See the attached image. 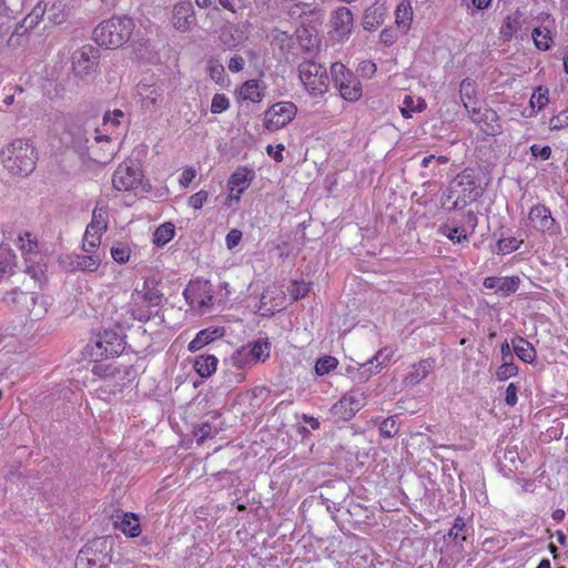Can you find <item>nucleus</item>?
<instances>
[{
	"label": "nucleus",
	"instance_id": "e433bc0d",
	"mask_svg": "<svg viewBox=\"0 0 568 568\" xmlns=\"http://www.w3.org/2000/svg\"><path fill=\"white\" fill-rule=\"evenodd\" d=\"M394 356V351L390 347H383L381 348L374 357L367 363V364H374V371L372 374H378L384 367L388 365V363L392 361Z\"/></svg>",
	"mask_w": 568,
	"mask_h": 568
},
{
	"label": "nucleus",
	"instance_id": "6e6552de",
	"mask_svg": "<svg viewBox=\"0 0 568 568\" xmlns=\"http://www.w3.org/2000/svg\"><path fill=\"white\" fill-rule=\"evenodd\" d=\"M16 246L21 252L28 272L32 273L33 276H36L38 272L42 273V270L40 267L37 268L34 265L39 264V261L42 260L38 237L29 231L20 232L16 240Z\"/></svg>",
	"mask_w": 568,
	"mask_h": 568
},
{
	"label": "nucleus",
	"instance_id": "aec40b11",
	"mask_svg": "<svg viewBox=\"0 0 568 568\" xmlns=\"http://www.w3.org/2000/svg\"><path fill=\"white\" fill-rule=\"evenodd\" d=\"M172 23L179 31L185 32L195 23L194 9L189 0L180 1L174 4L172 11Z\"/></svg>",
	"mask_w": 568,
	"mask_h": 568
},
{
	"label": "nucleus",
	"instance_id": "473e14b6",
	"mask_svg": "<svg viewBox=\"0 0 568 568\" xmlns=\"http://www.w3.org/2000/svg\"><path fill=\"white\" fill-rule=\"evenodd\" d=\"M271 44L278 48L282 52H288L294 45V39L287 31H282L277 28L273 29L270 34Z\"/></svg>",
	"mask_w": 568,
	"mask_h": 568
},
{
	"label": "nucleus",
	"instance_id": "f3484780",
	"mask_svg": "<svg viewBox=\"0 0 568 568\" xmlns=\"http://www.w3.org/2000/svg\"><path fill=\"white\" fill-rule=\"evenodd\" d=\"M286 300V294L282 287L270 285L261 295L258 310L263 316L273 315L285 307Z\"/></svg>",
	"mask_w": 568,
	"mask_h": 568
},
{
	"label": "nucleus",
	"instance_id": "7c9ffc66",
	"mask_svg": "<svg viewBox=\"0 0 568 568\" xmlns=\"http://www.w3.org/2000/svg\"><path fill=\"white\" fill-rule=\"evenodd\" d=\"M459 97L463 102L464 108L469 111L471 108H476L477 103V91L474 84V81L470 79H464L459 85Z\"/></svg>",
	"mask_w": 568,
	"mask_h": 568
},
{
	"label": "nucleus",
	"instance_id": "49530a36",
	"mask_svg": "<svg viewBox=\"0 0 568 568\" xmlns=\"http://www.w3.org/2000/svg\"><path fill=\"white\" fill-rule=\"evenodd\" d=\"M520 280L518 276H510L500 278L497 293L501 296H509L515 293L519 287Z\"/></svg>",
	"mask_w": 568,
	"mask_h": 568
},
{
	"label": "nucleus",
	"instance_id": "1a4fd4ad",
	"mask_svg": "<svg viewBox=\"0 0 568 568\" xmlns=\"http://www.w3.org/2000/svg\"><path fill=\"white\" fill-rule=\"evenodd\" d=\"M183 295L187 304L199 311L210 308L213 304V287L209 281H191Z\"/></svg>",
	"mask_w": 568,
	"mask_h": 568
},
{
	"label": "nucleus",
	"instance_id": "37998d69",
	"mask_svg": "<svg viewBox=\"0 0 568 568\" xmlns=\"http://www.w3.org/2000/svg\"><path fill=\"white\" fill-rule=\"evenodd\" d=\"M131 247L128 243L118 242L111 247L112 258L120 264H125L131 257Z\"/></svg>",
	"mask_w": 568,
	"mask_h": 568
},
{
	"label": "nucleus",
	"instance_id": "774afa93",
	"mask_svg": "<svg viewBox=\"0 0 568 568\" xmlns=\"http://www.w3.org/2000/svg\"><path fill=\"white\" fill-rule=\"evenodd\" d=\"M394 424H395V420L393 418H386L381 425V435L383 437L390 438L392 432L389 430L388 425H390V427H393Z\"/></svg>",
	"mask_w": 568,
	"mask_h": 568
},
{
	"label": "nucleus",
	"instance_id": "9b49d317",
	"mask_svg": "<svg viewBox=\"0 0 568 568\" xmlns=\"http://www.w3.org/2000/svg\"><path fill=\"white\" fill-rule=\"evenodd\" d=\"M254 178V171L246 166H240L231 174L226 183L229 190L226 200L229 205H231L232 202H240L241 196L250 187Z\"/></svg>",
	"mask_w": 568,
	"mask_h": 568
},
{
	"label": "nucleus",
	"instance_id": "a878e982",
	"mask_svg": "<svg viewBox=\"0 0 568 568\" xmlns=\"http://www.w3.org/2000/svg\"><path fill=\"white\" fill-rule=\"evenodd\" d=\"M97 145H101V150L103 151L100 153L98 150L92 148V153L95 156V161L100 163H108L113 159L115 148L112 142V138L108 134H101L99 130L95 132L94 136Z\"/></svg>",
	"mask_w": 568,
	"mask_h": 568
},
{
	"label": "nucleus",
	"instance_id": "5fc2aeb1",
	"mask_svg": "<svg viewBox=\"0 0 568 568\" xmlns=\"http://www.w3.org/2000/svg\"><path fill=\"white\" fill-rule=\"evenodd\" d=\"M568 126V109L560 111L549 120V129L559 131Z\"/></svg>",
	"mask_w": 568,
	"mask_h": 568
},
{
	"label": "nucleus",
	"instance_id": "3c124183",
	"mask_svg": "<svg viewBox=\"0 0 568 568\" xmlns=\"http://www.w3.org/2000/svg\"><path fill=\"white\" fill-rule=\"evenodd\" d=\"M193 436L196 438L199 445L203 444L207 438L213 436L212 425L210 423H202L195 425L192 430Z\"/></svg>",
	"mask_w": 568,
	"mask_h": 568
},
{
	"label": "nucleus",
	"instance_id": "4be33fe9",
	"mask_svg": "<svg viewBox=\"0 0 568 568\" xmlns=\"http://www.w3.org/2000/svg\"><path fill=\"white\" fill-rule=\"evenodd\" d=\"M474 183L467 181H458L456 185L450 186L448 191V200H453V209H463L476 199Z\"/></svg>",
	"mask_w": 568,
	"mask_h": 568
},
{
	"label": "nucleus",
	"instance_id": "412c9836",
	"mask_svg": "<svg viewBox=\"0 0 568 568\" xmlns=\"http://www.w3.org/2000/svg\"><path fill=\"white\" fill-rule=\"evenodd\" d=\"M112 520L114 528L128 537L134 538L141 534L140 518L134 513L118 510L112 515Z\"/></svg>",
	"mask_w": 568,
	"mask_h": 568
},
{
	"label": "nucleus",
	"instance_id": "39448f33",
	"mask_svg": "<svg viewBox=\"0 0 568 568\" xmlns=\"http://www.w3.org/2000/svg\"><path fill=\"white\" fill-rule=\"evenodd\" d=\"M163 294L155 287H150L144 282L142 290H135L131 295L130 313L132 317L139 322H148L154 314L156 307L160 306Z\"/></svg>",
	"mask_w": 568,
	"mask_h": 568
},
{
	"label": "nucleus",
	"instance_id": "72a5a7b5",
	"mask_svg": "<svg viewBox=\"0 0 568 568\" xmlns=\"http://www.w3.org/2000/svg\"><path fill=\"white\" fill-rule=\"evenodd\" d=\"M175 235V226L172 222L159 225L153 233V243L161 247L168 244Z\"/></svg>",
	"mask_w": 568,
	"mask_h": 568
},
{
	"label": "nucleus",
	"instance_id": "f8f14e48",
	"mask_svg": "<svg viewBox=\"0 0 568 568\" xmlns=\"http://www.w3.org/2000/svg\"><path fill=\"white\" fill-rule=\"evenodd\" d=\"M469 116L483 133L495 136L501 133L500 118L491 108H471Z\"/></svg>",
	"mask_w": 568,
	"mask_h": 568
},
{
	"label": "nucleus",
	"instance_id": "4c0bfd02",
	"mask_svg": "<svg viewBox=\"0 0 568 568\" xmlns=\"http://www.w3.org/2000/svg\"><path fill=\"white\" fill-rule=\"evenodd\" d=\"M532 40L537 49L546 51L550 49L552 43V38L550 36V31L544 27H537L532 30L531 33Z\"/></svg>",
	"mask_w": 568,
	"mask_h": 568
},
{
	"label": "nucleus",
	"instance_id": "2f4dec72",
	"mask_svg": "<svg viewBox=\"0 0 568 568\" xmlns=\"http://www.w3.org/2000/svg\"><path fill=\"white\" fill-rule=\"evenodd\" d=\"M521 29L520 17L515 14L507 16L499 29V34L505 41H510Z\"/></svg>",
	"mask_w": 568,
	"mask_h": 568
},
{
	"label": "nucleus",
	"instance_id": "ea45409f",
	"mask_svg": "<svg viewBox=\"0 0 568 568\" xmlns=\"http://www.w3.org/2000/svg\"><path fill=\"white\" fill-rule=\"evenodd\" d=\"M108 217H109L108 209L105 206H102V207L97 206L93 210L92 220H91V223L89 224V226H91V230L95 229V230L104 233L108 229Z\"/></svg>",
	"mask_w": 568,
	"mask_h": 568
},
{
	"label": "nucleus",
	"instance_id": "9d476101",
	"mask_svg": "<svg viewBox=\"0 0 568 568\" xmlns=\"http://www.w3.org/2000/svg\"><path fill=\"white\" fill-rule=\"evenodd\" d=\"M248 347V351L242 347L233 355L232 361L237 368H244L251 364L265 362L270 357L271 343L267 339L254 341Z\"/></svg>",
	"mask_w": 568,
	"mask_h": 568
},
{
	"label": "nucleus",
	"instance_id": "c03bdc74",
	"mask_svg": "<svg viewBox=\"0 0 568 568\" xmlns=\"http://www.w3.org/2000/svg\"><path fill=\"white\" fill-rule=\"evenodd\" d=\"M207 73L210 78L217 84L223 85L225 81V70L223 64L215 60L210 59L207 60Z\"/></svg>",
	"mask_w": 568,
	"mask_h": 568
},
{
	"label": "nucleus",
	"instance_id": "f03ea898",
	"mask_svg": "<svg viewBox=\"0 0 568 568\" xmlns=\"http://www.w3.org/2000/svg\"><path fill=\"white\" fill-rule=\"evenodd\" d=\"M135 28L134 20L128 16H113L103 20L93 30V40L100 47L118 49L126 43Z\"/></svg>",
	"mask_w": 568,
	"mask_h": 568
},
{
	"label": "nucleus",
	"instance_id": "0eeeda50",
	"mask_svg": "<svg viewBox=\"0 0 568 568\" xmlns=\"http://www.w3.org/2000/svg\"><path fill=\"white\" fill-rule=\"evenodd\" d=\"M296 113L297 106L293 102H276L264 112V128L268 131H277L286 126L295 118Z\"/></svg>",
	"mask_w": 568,
	"mask_h": 568
},
{
	"label": "nucleus",
	"instance_id": "8fccbe9b",
	"mask_svg": "<svg viewBox=\"0 0 568 568\" xmlns=\"http://www.w3.org/2000/svg\"><path fill=\"white\" fill-rule=\"evenodd\" d=\"M230 99L224 93H215L211 101L210 111L213 114H220L230 108Z\"/></svg>",
	"mask_w": 568,
	"mask_h": 568
},
{
	"label": "nucleus",
	"instance_id": "b1692460",
	"mask_svg": "<svg viewBox=\"0 0 568 568\" xmlns=\"http://www.w3.org/2000/svg\"><path fill=\"white\" fill-rule=\"evenodd\" d=\"M225 328L223 326L207 327L201 329L196 336L189 343L187 349L195 353L212 342L224 337Z\"/></svg>",
	"mask_w": 568,
	"mask_h": 568
},
{
	"label": "nucleus",
	"instance_id": "a18cd8bd",
	"mask_svg": "<svg viewBox=\"0 0 568 568\" xmlns=\"http://www.w3.org/2000/svg\"><path fill=\"white\" fill-rule=\"evenodd\" d=\"M519 372L518 366L514 361H504L501 365L497 367L496 378L499 382H505L514 376H516Z\"/></svg>",
	"mask_w": 568,
	"mask_h": 568
},
{
	"label": "nucleus",
	"instance_id": "cd10ccee",
	"mask_svg": "<svg viewBox=\"0 0 568 568\" xmlns=\"http://www.w3.org/2000/svg\"><path fill=\"white\" fill-rule=\"evenodd\" d=\"M427 108L425 99L413 93H406L399 106L400 114L405 119L412 118L413 113L423 112Z\"/></svg>",
	"mask_w": 568,
	"mask_h": 568
},
{
	"label": "nucleus",
	"instance_id": "c756f323",
	"mask_svg": "<svg viewBox=\"0 0 568 568\" xmlns=\"http://www.w3.org/2000/svg\"><path fill=\"white\" fill-rule=\"evenodd\" d=\"M513 348L517 357L524 363L531 364L537 357V352L532 344L524 337L517 336L511 339Z\"/></svg>",
	"mask_w": 568,
	"mask_h": 568
},
{
	"label": "nucleus",
	"instance_id": "dca6fc26",
	"mask_svg": "<svg viewBox=\"0 0 568 568\" xmlns=\"http://www.w3.org/2000/svg\"><path fill=\"white\" fill-rule=\"evenodd\" d=\"M141 183V172L128 162L121 163L113 173L112 184L118 191H131Z\"/></svg>",
	"mask_w": 568,
	"mask_h": 568
},
{
	"label": "nucleus",
	"instance_id": "f257e3e1",
	"mask_svg": "<svg viewBox=\"0 0 568 568\" xmlns=\"http://www.w3.org/2000/svg\"><path fill=\"white\" fill-rule=\"evenodd\" d=\"M0 158L9 174L28 176L37 166L39 152L32 140L18 138L1 150Z\"/></svg>",
	"mask_w": 568,
	"mask_h": 568
},
{
	"label": "nucleus",
	"instance_id": "20e7f679",
	"mask_svg": "<svg viewBox=\"0 0 568 568\" xmlns=\"http://www.w3.org/2000/svg\"><path fill=\"white\" fill-rule=\"evenodd\" d=\"M297 71L303 88L311 97H323L328 91V73L323 64L314 60H304L298 64Z\"/></svg>",
	"mask_w": 568,
	"mask_h": 568
},
{
	"label": "nucleus",
	"instance_id": "de8ad7c7",
	"mask_svg": "<svg viewBox=\"0 0 568 568\" xmlns=\"http://www.w3.org/2000/svg\"><path fill=\"white\" fill-rule=\"evenodd\" d=\"M124 119L123 111L115 109L112 112H106L103 116V126L105 131H114L121 124V121Z\"/></svg>",
	"mask_w": 568,
	"mask_h": 568
},
{
	"label": "nucleus",
	"instance_id": "5701e85b",
	"mask_svg": "<svg viewBox=\"0 0 568 568\" xmlns=\"http://www.w3.org/2000/svg\"><path fill=\"white\" fill-rule=\"evenodd\" d=\"M435 366L434 358H423L410 365L409 372L404 376L403 383L406 386H416L425 379Z\"/></svg>",
	"mask_w": 568,
	"mask_h": 568
},
{
	"label": "nucleus",
	"instance_id": "c9c22d12",
	"mask_svg": "<svg viewBox=\"0 0 568 568\" xmlns=\"http://www.w3.org/2000/svg\"><path fill=\"white\" fill-rule=\"evenodd\" d=\"M102 232L98 230H91V226H87L84 232L82 248L87 253H93L101 244Z\"/></svg>",
	"mask_w": 568,
	"mask_h": 568
},
{
	"label": "nucleus",
	"instance_id": "c85d7f7f",
	"mask_svg": "<svg viewBox=\"0 0 568 568\" xmlns=\"http://www.w3.org/2000/svg\"><path fill=\"white\" fill-rule=\"evenodd\" d=\"M413 7L410 0H400L395 10V23L406 33L413 22Z\"/></svg>",
	"mask_w": 568,
	"mask_h": 568
},
{
	"label": "nucleus",
	"instance_id": "ddd939ff",
	"mask_svg": "<svg viewBox=\"0 0 568 568\" xmlns=\"http://www.w3.org/2000/svg\"><path fill=\"white\" fill-rule=\"evenodd\" d=\"M364 394L351 390L344 394L332 407V413L338 419L351 420L364 406Z\"/></svg>",
	"mask_w": 568,
	"mask_h": 568
},
{
	"label": "nucleus",
	"instance_id": "a211bd4d",
	"mask_svg": "<svg viewBox=\"0 0 568 568\" xmlns=\"http://www.w3.org/2000/svg\"><path fill=\"white\" fill-rule=\"evenodd\" d=\"M110 561L109 555L98 548V542L87 544L78 554L75 568L103 567Z\"/></svg>",
	"mask_w": 568,
	"mask_h": 568
},
{
	"label": "nucleus",
	"instance_id": "052dcab7",
	"mask_svg": "<svg viewBox=\"0 0 568 568\" xmlns=\"http://www.w3.org/2000/svg\"><path fill=\"white\" fill-rule=\"evenodd\" d=\"M242 240V232L237 229H232L225 237V244L229 250H233L240 244Z\"/></svg>",
	"mask_w": 568,
	"mask_h": 568
},
{
	"label": "nucleus",
	"instance_id": "2eb2a0df",
	"mask_svg": "<svg viewBox=\"0 0 568 568\" xmlns=\"http://www.w3.org/2000/svg\"><path fill=\"white\" fill-rule=\"evenodd\" d=\"M528 220L530 225L538 232L554 234L559 231L550 209L545 204L538 203L532 205L528 212Z\"/></svg>",
	"mask_w": 568,
	"mask_h": 568
},
{
	"label": "nucleus",
	"instance_id": "09e8293b",
	"mask_svg": "<svg viewBox=\"0 0 568 568\" xmlns=\"http://www.w3.org/2000/svg\"><path fill=\"white\" fill-rule=\"evenodd\" d=\"M311 290V284L305 281H293L288 287V293L293 301L305 297Z\"/></svg>",
	"mask_w": 568,
	"mask_h": 568
},
{
	"label": "nucleus",
	"instance_id": "f704fd0d",
	"mask_svg": "<svg viewBox=\"0 0 568 568\" xmlns=\"http://www.w3.org/2000/svg\"><path fill=\"white\" fill-rule=\"evenodd\" d=\"M17 265V255L13 250L8 246H0V278L11 273Z\"/></svg>",
	"mask_w": 568,
	"mask_h": 568
},
{
	"label": "nucleus",
	"instance_id": "58836bf2",
	"mask_svg": "<svg viewBox=\"0 0 568 568\" xmlns=\"http://www.w3.org/2000/svg\"><path fill=\"white\" fill-rule=\"evenodd\" d=\"M338 366V359L332 355H325L320 357L314 366L315 374L317 376H324L336 369Z\"/></svg>",
	"mask_w": 568,
	"mask_h": 568
},
{
	"label": "nucleus",
	"instance_id": "4d7b16f0",
	"mask_svg": "<svg viewBox=\"0 0 568 568\" xmlns=\"http://www.w3.org/2000/svg\"><path fill=\"white\" fill-rule=\"evenodd\" d=\"M530 153L534 158L546 161L551 156V148L549 145L540 146L539 144H532L530 146Z\"/></svg>",
	"mask_w": 568,
	"mask_h": 568
},
{
	"label": "nucleus",
	"instance_id": "13d9d810",
	"mask_svg": "<svg viewBox=\"0 0 568 568\" xmlns=\"http://www.w3.org/2000/svg\"><path fill=\"white\" fill-rule=\"evenodd\" d=\"M358 72L362 77L371 79L377 71L376 64L371 60H364L358 64Z\"/></svg>",
	"mask_w": 568,
	"mask_h": 568
},
{
	"label": "nucleus",
	"instance_id": "6e6d98bb",
	"mask_svg": "<svg viewBox=\"0 0 568 568\" xmlns=\"http://www.w3.org/2000/svg\"><path fill=\"white\" fill-rule=\"evenodd\" d=\"M209 199V192L205 190H200L199 192L192 194L187 204L194 210H201L205 202Z\"/></svg>",
	"mask_w": 568,
	"mask_h": 568
},
{
	"label": "nucleus",
	"instance_id": "bb28decb",
	"mask_svg": "<svg viewBox=\"0 0 568 568\" xmlns=\"http://www.w3.org/2000/svg\"><path fill=\"white\" fill-rule=\"evenodd\" d=\"M264 88L258 80L252 79L245 81L237 91V98L242 101L258 103L263 100Z\"/></svg>",
	"mask_w": 568,
	"mask_h": 568
},
{
	"label": "nucleus",
	"instance_id": "423d86ee",
	"mask_svg": "<svg viewBox=\"0 0 568 568\" xmlns=\"http://www.w3.org/2000/svg\"><path fill=\"white\" fill-rule=\"evenodd\" d=\"M334 87L341 98L347 102H357L363 95V85L357 75L342 62L331 65Z\"/></svg>",
	"mask_w": 568,
	"mask_h": 568
},
{
	"label": "nucleus",
	"instance_id": "6ab92c4d",
	"mask_svg": "<svg viewBox=\"0 0 568 568\" xmlns=\"http://www.w3.org/2000/svg\"><path fill=\"white\" fill-rule=\"evenodd\" d=\"M138 94L141 108L146 112L158 111L164 101L163 90L156 85L140 84Z\"/></svg>",
	"mask_w": 568,
	"mask_h": 568
},
{
	"label": "nucleus",
	"instance_id": "a19ab883",
	"mask_svg": "<svg viewBox=\"0 0 568 568\" xmlns=\"http://www.w3.org/2000/svg\"><path fill=\"white\" fill-rule=\"evenodd\" d=\"M439 233L449 239L453 243H463L468 241V235L462 226L442 225Z\"/></svg>",
	"mask_w": 568,
	"mask_h": 568
},
{
	"label": "nucleus",
	"instance_id": "680f3d73",
	"mask_svg": "<svg viewBox=\"0 0 568 568\" xmlns=\"http://www.w3.org/2000/svg\"><path fill=\"white\" fill-rule=\"evenodd\" d=\"M518 387L515 383H510L505 392V402L508 406H515L518 402Z\"/></svg>",
	"mask_w": 568,
	"mask_h": 568
},
{
	"label": "nucleus",
	"instance_id": "7ed1b4c3",
	"mask_svg": "<svg viewBox=\"0 0 568 568\" xmlns=\"http://www.w3.org/2000/svg\"><path fill=\"white\" fill-rule=\"evenodd\" d=\"M124 349L122 337L112 329L95 334L84 346L83 357L90 362L119 356Z\"/></svg>",
	"mask_w": 568,
	"mask_h": 568
},
{
	"label": "nucleus",
	"instance_id": "bf43d9fd",
	"mask_svg": "<svg viewBox=\"0 0 568 568\" xmlns=\"http://www.w3.org/2000/svg\"><path fill=\"white\" fill-rule=\"evenodd\" d=\"M464 519L458 517L455 519L454 525L449 531V536H453L455 539L465 540L466 536L464 535L465 530Z\"/></svg>",
	"mask_w": 568,
	"mask_h": 568
},
{
	"label": "nucleus",
	"instance_id": "79ce46f5",
	"mask_svg": "<svg viewBox=\"0 0 568 568\" xmlns=\"http://www.w3.org/2000/svg\"><path fill=\"white\" fill-rule=\"evenodd\" d=\"M549 102V91L546 87L539 85L536 88V90L532 92L530 97V106L531 109H537V111H540L542 108H545Z\"/></svg>",
	"mask_w": 568,
	"mask_h": 568
},
{
	"label": "nucleus",
	"instance_id": "e2e57ef3",
	"mask_svg": "<svg viewBox=\"0 0 568 568\" xmlns=\"http://www.w3.org/2000/svg\"><path fill=\"white\" fill-rule=\"evenodd\" d=\"M196 176V171L193 168H185L179 179V183L182 187L186 189Z\"/></svg>",
	"mask_w": 568,
	"mask_h": 568
},
{
	"label": "nucleus",
	"instance_id": "338daca9",
	"mask_svg": "<svg viewBox=\"0 0 568 568\" xmlns=\"http://www.w3.org/2000/svg\"><path fill=\"white\" fill-rule=\"evenodd\" d=\"M227 68L232 72H240L244 68V59L241 55H234L230 59Z\"/></svg>",
	"mask_w": 568,
	"mask_h": 568
},
{
	"label": "nucleus",
	"instance_id": "69168bd1",
	"mask_svg": "<svg viewBox=\"0 0 568 568\" xmlns=\"http://www.w3.org/2000/svg\"><path fill=\"white\" fill-rule=\"evenodd\" d=\"M285 150L284 144H277L275 150L272 145H267L266 153L273 158L274 161L281 163L283 162V151Z\"/></svg>",
	"mask_w": 568,
	"mask_h": 568
},
{
	"label": "nucleus",
	"instance_id": "0e129e2a",
	"mask_svg": "<svg viewBox=\"0 0 568 568\" xmlns=\"http://www.w3.org/2000/svg\"><path fill=\"white\" fill-rule=\"evenodd\" d=\"M92 374L100 378L112 376L114 374V368L111 365L95 364L92 367Z\"/></svg>",
	"mask_w": 568,
	"mask_h": 568
},
{
	"label": "nucleus",
	"instance_id": "393cba45",
	"mask_svg": "<svg viewBox=\"0 0 568 568\" xmlns=\"http://www.w3.org/2000/svg\"><path fill=\"white\" fill-rule=\"evenodd\" d=\"M219 358L212 354H200L193 359V369L202 378L211 377L217 369Z\"/></svg>",
	"mask_w": 568,
	"mask_h": 568
},
{
	"label": "nucleus",
	"instance_id": "4468645a",
	"mask_svg": "<svg viewBox=\"0 0 568 568\" xmlns=\"http://www.w3.org/2000/svg\"><path fill=\"white\" fill-rule=\"evenodd\" d=\"M332 37L337 41L348 39L354 28V17L346 7L334 10L329 19Z\"/></svg>",
	"mask_w": 568,
	"mask_h": 568
},
{
	"label": "nucleus",
	"instance_id": "864d4df0",
	"mask_svg": "<svg viewBox=\"0 0 568 568\" xmlns=\"http://www.w3.org/2000/svg\"><path fill=\"white\" fill-rule=\"evenodd\" d=\"M520 241L515 237L501 239L497 242V248L499 253L509 254L517 251L520 247Z\"/></svg>",
	"mask_w": 568,
	"mask_h": 568
},
{
	"label": "nucleus",
	"instance_id": "603ef678",
	"mask_svg": "<svg viewBox=\"0 0 568 568\" xmlns=\"http://www.w3.org/2000/svg\"><path fill=\"white\" fill-rule=\"evenodd\" d=\"M78 266L88 272H95L100 266V260L98 256L83 255L78 258Z\"/></svg>",
	"mask_w": 568,
	"mask_h": 568
}]
</instances>
